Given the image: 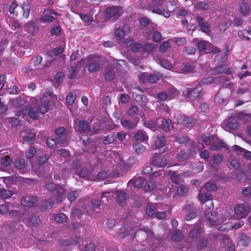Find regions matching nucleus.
<instances>
[{
	"label": "nucleus",
	"mask_w": 251,
	"mask_h": 251,
	"mask_svg": "<svg viewBox=\"0 0 251 251\" xmlns=\"http://www.w3.org/2000/svg\"><path fill=\"white\" fill-rule=\"evenodd\" d=\"M134 151L138 155L142 154L147 150L146 148L139 142H136L133 145Z\"/></svg>",
	"instance_id": "nucleus-32"
},
{
	"label": "nucleus",
	"mask_w": 251,
	"mask_h": 251,
	"mask_svg": "<svg viewBox=\"0 0 251 251\" xmlns=\"http://www.w3.org/2000/svg\"><path fill=\"white\" fill-rule=\"evenodd\" d=\"M133 233V232H132V228L127 225L126 226H124V229H122L121 230V231L119 233V236L122 239H123L127 235L132 234Z\"/></svg>",
	"instance_id": "nucleus-36"
},
{
	"label": "nucleus",
	"mask_w": 251,
	"mask_h": 251,
	"mask_svg": "<svg viewBox=\"0 0 251 251\" xmlns=\"http://www.w3.org/2000/svg\"><path fill=\"white\" fill-rule=\"evenodd\" d=\"M79 193L77 190H74L70 192L68 194V199L71 201H75L78 197Z\"/></svg>",
	"instance_id": "nucleus-54"
},
{
	"label": "nucleus",
	"mask_w": 251,
	"mask_h": 251,
	"mask_svg": "<svg viewBox=\"0 0 251 251\" xmlns=\"http://www.w3.org/2000/svg\"><path fill=\"white\" fill-rule=\"evenodd\" d=\"M239 11L244 15H249L250 13V7L246 3H242L239 5Z\"/></svg>",
	"instance_id": "nucleus-46"
},
{
	"label": "nucleus",
	"mask_w": 251,
	"mask_h": 251,
	"mask_svg": "<svg viewBox=\"0 0 251 251\" xmlns=\"http://www.w3.org/2000/svg\"><path fill=\"white\" fill-rule=\"evenodd\" d=\"M242 194L245 197L249 198L251 201V185L245 187L242 191Z\"/></svg>",
	"instance_id": "nucleus-57"
},
{
	"label": "nucleus",
	"mask_w": 251,
	"mask_h": 251,
	"mask_svg": "<svg viewBox=\"0 0 251 251\" xmlns=\"http://www.w3.org/2000/svg\"><path fill=\"white\" fill-rule=\"evenodd\" d=\"M128 31V25H125L123 27L119 28L115 31V35L119 39H121L125 37V34Z\"/></svg>",
	"instance_id": "nucleus-27"
},
{
	"label": "nucleus",
	"mask_w": 251,
	"mask_h": 251,
	"mask_svg": "<svg viewBox=\"0 0 251 251\" xmlns=\"http://www.w3.org/2000/svg\"><path fill=\"white\" fill-rule=\"evenodd\" d=\"M158 63L163 68L171 70L173 65L171 63H170L167 59H159L158 60Z\"/></svg>",
	"instance_id": "nucleus-43"
},
{
	"label": "nucleus",
	"mask_w": 251,
	"mask_h": 251,
	"mask_svg": "<svg viewBox=\"0 0 251 251\" xmlns=\"http://www.w3.org/2000/svg\"><path fill=\"white\" fill-rule=\"evenodd\" d=\"M12 162V159L8 155H5L2 157L0 159L1 163L5 166L10 165Z\"/></svg>",
	"instance_id": "nucleus-61"
},
{
	"label": "nucleus",
	"mask_w": 251,
	"mask_h": 251,
	"mask_svg": "<svg viewBox=\"0 0 251 251\" xmlns=\"http://www.w3.org/2000/svg\"><path fill=\"white\" fill-rule=\"evenodd\" d=\"M237 117L245 122L251 121V115L243 112H240L237 115Z\"/></svg>",
	"instance_id": "nucleus-51"
},
{
	"label": "nucleus",
	"mask_w": 251,
	"mask_h": 251,
	"mask_svg": "<svg viewBox=\"0 0 251 251\" xmlns=\"http://www.w3.org/2000/svg\"><path fill=\"white\" fill-rule=\"evenodd\" d=\"M182 211L187 213L185 218L186 221H190L196 217V209L193 204H186L183 208Z\"/></svg>",
	"instance_id": "nucleus-10"
},
{
	"label": "nucleus",
	"mask_w": 251,
	"mask_h": 251,
	"mask_svg": "<svg viewBox=\"0 0 251 251\" xmlns=\"http://www.w3.org/2000/svg\"><path fill=\"white\" fill-rule=\"evenodd\" d=\"M177 119L179 124L183 125L187 127L193 126L195 123V120L193 118L187 117L185 115H179Z\"/></svg>",
	"instance_id": "nucleus-11"
},
{
	"label": "nucleus",
	"mask_w": 251,
	"mask_h": 251,
	"mask_svg": "<svg viewBox=\"0 0 251 251\" xmlns=\"http://www.w3.org/2000/svg\"><path fill=\"white\" fill-rule=\"evenodd\" d=\"M121 123L125 128L133 129L135 127V125L132 121L126 119H122Z\"/></svg>",
	"instance_id": "nucleus-44"
},
{
	"label": "nucleus",
	"mask_w": 251,
	"mask_h": 251,
	"mask_svg": "<svg viewBox=\"0 0 251 251\" xmlns=\"http://www.w3.org/2000/svg\"><path fill=\"white\" fill-rule=\"evenodd\" d=\"M223 126L226 130L230 131L236 129L239 126V124L235 118H230L224 121Z\"/></svg>",
	"instance_id": "nucleus-12"
},
{
	"label": "nucleus",
	"mask_w": 251,
	"mask_h": 251,
	"mask_svg": "<svg viewBox=\"0 0 251 251\" xmlns=\"http://www.w3.org/2000/svg\"><path fill=\"white\" fill-rule=\"evenodd\" d=\"M115 199L118 204L121 206H124L126 204L127 199V194L122 191H116L114 194Z\"/></svg>",
	"instance_id": "nucleus-15"
},
{
	"label": "nucleus",
	"mask_w": 251,
	"mask_h": 251,
	"mask_svg": "<svg viewBox=\"0 0 251 251\" xmlns=\"http://www.w3.org/2000/svg\"><path fill=\"white\" fill-rule=\"evenodd\" d=\"M63 51V49L61 47H57L54 49H53L51 51L48 52V53L50 56L57 55Z\"/></svg>",
	"instance_id": "nucleus-56"
},
{
	"label": "nucleus",
	"mask_w": 251,
	"mask_h": 251,
	"mask_svg": "<svg viewBox=\"0 0 251 251\" xmlns=\"http://www.w3.org/2000/svg\"><path fill=\"white\" fill-rule=\"evenodd\" d=\"M83 143L84 144L86 149H87V151L89 153H94L95 151V147L93 143H92V140L91 139H88L87 142L88 144L85 141V140H83Z\"/></svg>",
	"instance_id": "nucleus-48"
},
{
	"label": "nucleus",
	"mask_w": 251,
	"mask_h": 251,
	"mask_svg": "<svg viewBox=\"0 0 251 251\" xmlns=\"http://www.w3.org/2000/svg\"><path fill=\"white\" fill-rule=\"evenodd\" d=\"M175 140L180 144H183L187 142L188 139L187 137L182 134H180L175 136Z\"/></svg>",
	"instance_id": "nucleus-63"
},
{
	"label": "nucleus",
	"mask_w": 251,
	"mask_h": 251,
	"mask_svg": "<svg viewBox=\"0 0 251 251\" xmlns=\"http://www.w3.org/2000/svg\"><path fill=\"white\" fill-rule=\"evenodd\" d=\"M88 126V123L85 121H76L75 122V129L77 132H84Z\"/></svg>",
	"instance_id": "nucleus-25"
},
{
	"label": "nucleus",
	"mask_w": 251,
	"mask_h": 251,
	"mask_svg": "<svg viewBox=\"0 0 251 251\" xmlns=\"http://www.w3.org/2000/svg\"><path fill=\"white\" fill-rule=\"evenodd\" d=\"M234 212L238 218L246 217L251 211V208L243 203L236 204L234 208Z\"/></svg>",
	"instance_id": "nucleus-4"
},
{
	"label": "nucleus",
	"mask_w": 251,
	"mask_h": 251,
	"mask_svg": "<svg viewBox=\"0 0 251 251\" xmlns=\"http://www.w3.org/2000/svg\"><path fill=\"white\" fill-rule=\"evenodd\" d=\"M121 8L116 6L107 8L105 9V16L106 19H109L113 18L114 19H117L122 14Z\"/></svg>",
	"instance_id": "nucleus-8"
},
{
	"label": "nucleus",
	"mask_w": 251,
	"mask_h": 251,
	"mask_svg": "<svg viewBox=\"0 0 251 251\" xmlns=\"http://www.w3.org/2000/svg\"><path fill=\"white\" fill-rule=\"evenodd\" d=\"M9 102L13 106L17 108L21 107L25 103V100L20 97L10 99Z\"/></svg>",
	"instance_id": "nucleus-35"
},
{
	"label": "nucleus",
	"mask_w": 251,
	"mask_h": 251,
	"mask_svg": "<svg viewBox=\"0 0 251 251\" xmlns=\"http://www.w3.org/2000/svg\"><path fill=\"white\" fill-rule=\"evenodd\" d=\"M197 45L200 51H208L209 47H212V44L205 41H199Z\"/></svg>",
	"instance_id": "nucleus-34"
},
{
	"label": "nucleus",
	"mask_w": 251,
	"mask_h": 251,
	"mask_svg": "<svg viewBox=\"0 0 251 251\" xmlns=\"http://www.w3.org/2000/svg\"><path fill=\"white\" fill-rule=\"evenodd\" d=\"M37 201L36 197L33 196L23 197L21 200V203L25 207L33 206Z\"/></svg>",
	"instance_id": "nucleus-17"
},
{
	"label": "nucleus",
	"mask_w": 251,
	"mask_h": 251,
	"mask_svg": "<svg viewBox=\"0 0 251 251\" xmlns=\"http://www.w3.org/2000/svg\"><path fill=\"white\" fill-rule=\"evenodd\" d=\"M156 207L152 204H149L146 207V214L148 216L152 217L156 213Z\"/></svg>",
	"instance_id": "nucleus-47"
},
{
	"label": "nucleus",
	"mask_w": 251,
	"mask_h": 251,
	"mask_svg": "<svg viewBox=\"0 0 251 251\" xmlns=\"http://www.w3.org/2000/svg\"><path fill=\"white\" fill-rule=\"evenodd\" d=\"M239 243L242 245L247 247L250 243V238L246 234H241L240 236Z\"/></svg>",
	"instance_id": "nucleus-50"
},
{
	"label": "nucleus",
	"mask_w": 251,
	"mask_h": 251,
	"mask_svg": "<svg viewBox=\"0 0 251 251\" xmlns=\"http://www.w3.org/2000/svg\"><path fill=\"white\" fill-rule=\"evenodd\" d=\"M196 62L192 63H184L181 66V73L184 74H188L192 73L194 71Z\"/></svg>",
	"instance_id": "nucleus-24"
},
{
	"label": "nucleus",
	"mask_w": 251,
	"mask_h": 251,
	"mask_svg": "<svg viewBox=\"0 0 251 251\" xmlns=\"http://www.w3.org/2000/svg\"><path fill=\"white\" fill-rule=\"evenodd\" d=\"M160 79L159 75L158 74H151L148 75L147 77V81L151 84L156 83Z\"/></svg>",
	"instance_id": "nucleus-42"
},
{
	"label": "nucleus",
	"mask_w": 251,
	"mask_h": 251,
	"mask_svg": "<svg viewBox=\"0 0 251 251\" xmlns=\"http://www.w3.org/2000/svg\"><path fill=\"white\" fill-rule=\"evenodd\" d=\"M30 11V5L28 1H25L23 3L21 7H18V4L14 1L9 7V11L11 14L15 16L22 14L25 18L29 17Z\"/></svg>",
	"instance_id": "nucleus-1"
},
{
	"label": "nucleus",
	"mask_w": 251,
	"mask_h": 251,
	"mask_svg": "<svg viewBox=\"0 0 251 251\" xmlns=\"http://www.w3.org/2000/svg\"><path fill=\"white\" fill-rule=\"evenodd\" d=\"M50 106V100H46L44 102L37 107L39 114H44L48 112Z\"/></svg>",
	"instance_id": "nucleus-33"
},
{
	"label": "nucleus",
	"mask_w": 251,
	"mask_h": 251,
	"mask_svg": "<svg viewBox=\"0 0 251 251\" xmlns=\"http://www.w3.org/2000/svg\"><path fill=\"white\" fill-rule=\"evenodd\" d=\"M0 194L1 197L3 199L9 198L12 195V192L6 189L0 190Z\"/></svg>",
	"instance_id": "nucleus-55"
},
{
	"label": "nucleus",
	"mask_w": 251,
	"mask_h": 251,
	"mask_svg": "<svg viewBox=\"0 0 251 251\" xmlns=\"http://www.w3.org/2000/svg\"><path fill=\"white\" fill-rule=\"evenodd\" d=\"M55 133L57 136L56 139L60 147H65L68 144V140L66 136V130L63 127H59L55 130Z\"/></svg>",
	"instance_id": "nucleus-7"
},
{
	"label": "nucleus",
	"mask_w": 251,
	"mask_h": 251,
	"mask_svg": "<svg viewBox=\"0 0 251 251\" xmlns=\"http://www.w3.org/2000/svg\"><path fill=\"white\" fill-rule=\"evenodd\" d=\"M134 138L137 141H145L148 139V135L143 130L138 131L135 135Z\"/></svg>",
	"instance_id": "nucleus-39"
},
{
	"label": "nucleus",
	"mask_w": 251,
	"mask_h": 251,
	"mask_svg": "<svg viewBox=\"0 0 251 251\" xmlns=\"http://www.w3.org/2000/svg\"><path fill=\"white\" fill-rule=\"evenodd\" d=\"M153 232L150 229L138 230L134 236L138 242H143L145 240L153 238Z\"/></svg>",
	"instance_id": "nucleus-6"
},
{
	"label": "nucleus",
	"mask_w": 251,
	"mask_h": 251,
	"mask_svg": "<svg viewBox=\"0 0 251 251\" xmlns=\"http://www.w3.org/2000/svg\"><path fill=\"white\" fill-rule=\"evenodd\" d=\"M229 95L223 91H219L216 94L215 97V102L218 103H221L226 101Z\"/></svg>",
	"instance_id": "nucleus-22"
},
{
	"label": "nucleus",
	"mask_w": 251,
	"mask_h": 251,
	"mask_svg": "<svg viewBox=\"0 0 251 251\" xmlns=\"http://www.w3.org/2000/svg\"><path fill=\"white\" fill-rule=\"evenodd\" d=\"M249 90V88L247 83H241L238 88L237 94L238 95H241L248 92Z\"/></svg>",
	"instance_id": "nucleus-49"
},
{
	"label": "nucleus",
	"mask_w": 251,
	"mask_h": 251,
	"mask_svg": "<svg viewBox=\"0 0 251 251\" xmlns=\"http://www.w3.org/2000/svg\"><path fill=\"white\" fill-rule=\"evenodd\" d=\"M87 67L90 73L98 72L100 69L98 58L93 56H90L88 59Z\"/></svg>",
	"instance_id": "nucleus-9"
},
{
	"label": "nucleus",
	"mask_w": 251,
	"mask_h": 251,
	"mask_svg": "<svg viewBox=\"0 0 251 251\" xmlns=\"http://www.w3.org/2000/svg\"><path fill=\"white\" fill-rule=\"evenodd\" d=\"M167 139L163 135L157 136L155 140V145L158 149L164 147L166 144Z\"/></svg>",
	"instance_id": "nucleus-30"
},
{
	"label": "nucleus",
	"mask_w": 251,
	"mask_h": 251,
	"mask_svg": "<svg viewBox=\"0 0 251 251\" xmlns=\"http://www.w3.org/2000/svg\"><path fill=\"white\" fill-rule=\"evenodd\" d=\"M195 8L200 11L207 10L210 8V5L205 1H200L195 4Z\"/></svg>",
	"instance_id": "nucleus-37"
},
{
	"label": "nucleus",
	"mask_w": 251,
	"mask_h": 251,
	"mask_svg": "<svg viewBox=\"0 0 251 251\" xmlns=\"http://www.w3.org/2000/svg\"><path fill=\"white\" fill-rule=\"evenodd\" d=\"M202 91V88L200 83L197 84L195 87L187 88L183 92V94L187 99L195 100L198 98Z\"/></svg>",
	"instance_id": "nucleus-3"
},
{
	"label": "nucleus",
	"mask_w": 251,
	"mask_h": 251,
	"mask_svg": "<svg viewBox=\"0 0 251 251\" xmlns=\"http://www.w3.org/2000/svg\"><path fill=\"white\" fill-rule=\"evenodd\" d=\"M168 176L172 182L175 184H178L183 181V178L181 176L176 172L169 171L168 172Z\"/></svg>",
	"instance_id": "nucleus-21"
},
{
	"label": "nucleus",
	"mask_w": 251,
	"mask_h": 251,
	"mask_svg": "<svg viewBox=\"0 0 251 251\" xmlns=\"http://www.w3.org/2000/svg\"><path fill=\"white\" fill-rule=\"evenodd\" d=\"M115 77V72L113 70L108 69L106 70L105 74V78L106 80L111 81Z\"/></svg>",
	"instance_id": "nucleus-58"
},
{
	"label": "nucleus",
	"mask_w": 251,
	"mask_h": 251,
	"mask_svg": "<svg viewBox=\"0 0 251 251\" xmlns=\"http://www.w3.org/2000/svg\"><path fill=\"white\" fill-rule=\"evenodd\" d=\"M116 140V133H111L106 136H103L102 141L104 145H109L113 143Z\"/></svg>",
	"instance_id": "nucleus-29"
},
{
	"label": "nucleus",
	"mask_w": 251,
	"mask_h": 251,
	"mask_svg": "<svg viewBox=\"0 0 251 251\" xmlns=\"http://www.w3.org/2000/svg\"><path fill=\"white\" fill-rule=\"evenodd\" d=\"M132 96L136 102L141 106L144 107L146 105L148 99L144 95L133 94Z\"/></svg>",
	"instance_id": "nucleus-23"
},
{
	"label": "nucleus",
	"mask_w": 251,
	"mask_h": 251,
	"mask_svg": "<svg viewBox=\"0 0 251 251\" xmlns=\"http://www.w3.org/2000/svg\"><path fill=\"white\" fill-rule=\"evenodd\" d=\"M58 15V14L54 10L47 9L43 12L41 20L44 22L51 23L54 20L53 16H56Z\"/></svg>",
	"instance_id": "nucleus-14"
},
{
	"label": "nucleus",
	"mask_w": 251,
	"mask_h": 251,
	"mask_svg": "<svg viewBox=\"0 0 251 251\" xmlns=\"http://www.w3.org/2000/svg\"><path fill=\"white\" fill-rule=\"evenodd\" d=\"M49 157V155L47 154H44L39 156L37 159V164L40 166L44 164L47 162Z\"/></svg>",
	"instance_id": "nucleus-62"
},
{
	"label": "nucleus",
	"mask_w": 251,
	"mask_h": 251,
	"mask_svg": "<svg viewBox=\"0 0 251 251\" xmlns=\"http://www.w3.org/2000/svg\"><path fill=\"white\" fill-rule=\"evenodd\" d=\"M28 223L31 226H36L41 223V219L38 216L33 215L29 218Z\"/></svg>",
	"instance_id": "nucleus-40"
},
{
	"label": "nucleus",
	"mask_w": 251,
	"mask_h": 251,
	"mask_svg": "<svg viewBox=\"0 0 251 251\" xmlns=\"http://www.w3.org/2000/svg\"><path fill=\"white\" fill-rule=\"evenodd\" d=\"M196 19L201 31L205 33H208L210 32V26L208 23L204 21L203 18L199 16H197Z\"/></svg>",
	"instance_id": "nucleus-18"
},
{
	"label": "nucleus",
	"mask_w": 251,
	"mask_h": 251,
	"mask_svg": "<svg viewBox=\"0 0 251 251\" xmlns=\"http://www.w3.org/2000/svg\"><path fill=\"white\" fill-rule=\"evenodd\" d=\"M54 220L58 223H62L67 220V216L63 213L57 214L54 217Z\"/></svg>",
	"instance_id": "nucleus-52"
},
{
	"label": "nucleus",
	"mask_w": 251,
	"mask_h": 251,
	"mask_svg": "<svg viewBox=\"0 0 251 251\" xmlns=\"http://www.w3.org/2000/svg\"><path fill=\"white\" fill-rule=\"evenodd\" d=\"M45 187L48 190L52 193L57 203L62 202L65 198V189L60 185L49 182L47 183Z\"/></svg>",
	"instance_id": "nucleus-2"
},
{
	"label": "nucleus",
	"mask_w": 251,
	"mask_h": 251,
	"mask_svg": "<svg viewBox=\"0 0 251 251\" xmlns=\"http://www.w3.org/2000/svg\"><path fill=\"white\" fill-rule=\"evenodd\" d=\"M159 127L164 131L168 132L171 130L173 126V122L170 119H158L157 123Z\"/></svg>",
	"instance_id": "nucleus-13"
},
{
	"label": "nucleus",
	"mask_w": 251,
	"mask_h": 251,
	"mask_svg": "<svg viewBox=\"0 0 251 251\" xmlns=\"http://www.w3.org/2000/svg\"><path fill=\"white\" fill-rule=\"evenodd\" d=\"M54 205V201L50 199L46 200L42 204L44 209H51Z\"/></svg>",
	"instance_id": "nucleus-59"
},
{
	"label": "nucleus",
	"mask_w": 251,
	"mask_h": 251,
	"mask_svg": "<svg viewBox=\"0 0 251 251\" xmlns=\"http://www.w3.org/2000/svg\"><path fill=\"white\" fill-rule=\"evenodd\" d=\"M24 26L25 30L32 35L34 34L37 31V27L35 24L33 22L25 24Z\"/></svg>",
	"instance_id": "nucleus-28"
},
{
	"label": "nucleus",
	"mask_w": 251,
	"mask_h": 251,
	"mask_svg": "<svg viewBox=\"0 0 251 251\" xmlns=\"http://www.w3.org/2000/svg\"><path fill=\"white\" fill-rule=\"evenodd\" d=\"M226 67L227 66L225 63L218 65L213 69L212 71L213 74L214 75H218L222 73L226 70Z\"/></svg>",
	"instance_id": "nucleus-45"
},
{
	"label": "nucleus",
	"mask_w": 251,
	"mask_h": 251,
	"mask_svg": "<svg viewBox=\"0 0 251 251\" xmlns=\"http://www.w3.org/2000/svg\"><path fill=\"white\" fill-rule=\"evenodd\" d=\"M210 149L213 151H218L222 150L223 148L227 149L226 144L223 141L219 140L216 137L209 146Z\"/></svg>",
	"instance_id": "nucleus-16"
},
{
	"label": "nucleus",
	"mask_w": 251,
	"mask_h": 251,
	"mask_svg": "<svg viewBox=\"0 0 251 251\" xmlns=\"http://www.w3.org/2000/svg\"><path fill=\"white\" fill-rule=\"evenodd\" d=\"M188 188L187 187L181 185L179 186L176 191V194L177 196L182 197L187 193L188 191Z\"/></svg>",
	"instance_id": "nucleus-41"
},
{
	"label": "nucleus",
	"mask_w": 251,
	"mask_h": 251,
	"mask_svg": "<svg viewBox=\"0 0 251 251\" xmlns=\"http://www.w3.org/2000/svg\"><path fill=\"white\" fill-rule=\"evenodd\" d=\"M214 136H206L203 135L201 136L202 141L206 144L210 146L214 139L215 138Z\"/></svg>",
	"instance_id": "nucleus-60"
},
{
	"label": "nucleus",
	"mask_w": 251,
	"mask_h": 251,
	"mask_svg": "<svg viewBox=\"0 0 251 251\" xmlns=\"http://www.w3.org/2000/svg\"><path fill=\"white\" fill-rule=\"evenodd\" d=\"M14 165L17 170H23L26 166V163L24 159L20 158L14 161Z\"/></svg>",
	"instance_id": "nucleus-38"
},
{
	"label": "nucleus",
	"mask_w": 251,
	"mask_h": 251,
	"mask_svg": "<svg viewBox=\"0 0 251 251\" xmlns=\"http://www.w3.org/2000/svg\"><path fill=\"white\" fill-rule=\"evenodd\" d=\"M24 114H28L29 116L33 119V120H36L38 118V114L39 112H38V109H37V107H31L30 106L26 107L23 110Z\"/></svg>",
	"instance_id": "nucleus-20"
},
{
	"label": "nucleus",
	"mask_w": 251,
	"mask_h": 251,
	"mask_svg": "<svg viewBox=\"0 0 251 251\" xmlns=\"http://www.w3.org/2000/svg\"><path fill=\"white\" fill-rule=\"evenodd\" d=\"M35 134L32 132H29L27 133L24 137V140L27 143H30L31 144L33 143L35 140Z\"/></svg>",
	"instance_id": "nucleus-53"
},
{
	"label": "nucleus",
	"mask_w": 251,
	"mask_h": 251,
	"mask_svg": "<svg viewBox=\"0 0 251 251\" xmlns=\"http://www.w3.org/2000/svg\"><path fill=\"white\" fill-rule=\"evenodd\" d=\"M150 163L153 166L163 168L167 165V160L164 155L155 153L151 157Z\"/></svg>",
	"instance_id": "nucleus-5"
},
{
	"label": "nucleus",
	"mask_w": 251,
	"mask_h": 251,
	"mask_svg": "<svg viewBox=\"0 0 251 251\" xmlns=\"http://www.w3.org/2000/svg\"><path fill=\"white\" fill-rule=\"evenodd\" d=\"M201 227L197 226L190 231L189 233V237L193 240L196 239L201 235Z\"/></svg>",
	"instance_id": "nucleus-31"
},
{
	"label": "nucleus",
	"mask_w": 251,
	"mask_h": 251,
	"mask_svg": "<svg viewBox=\"0 0 251 251\" xmlns=\"http://www.w3.org/2000/svg\"><path fill=\"white\" fill-rule=\"evenodd\" d=\"M171 44L168 41L163 42L159 47V50L162 52H165L168 49L170 48Z\"/></svg>",
	"instance_id": "nucleus-64"
},
{
	"label": "nucleus",
	"mask_w": 251,
	"mask_h": 251,
	"mask_svg": "<svg viewBox=\"0 0 251 251\" xmlns=\"http://www.w3.org/2000/svg\"><path fill=\"white\" fill-rule=\"evenodd\" d=\"M145 182V180L142 177H138L129 181L128 184L132 185L134 188H141Z\"/></svg>",
	"instance_id": "nucleus-26"
},
{
	"label": "nucleus",
	"mask_w": 251,
	"mask_h": 251,
	"mask_svg": "<svg viewBox=\"0 0 251 251\" xmlns=\"http://www.w3.org/2000/svg\"><path fill=\"white\" fill-rule=\"evenodd\" d=\"M206 218L212 226L219 225L223 222L218 219V213L215 212L207 214Z\"/></svg>",
	"instance_id": "nucleus-19"
}]
</instances>
